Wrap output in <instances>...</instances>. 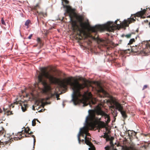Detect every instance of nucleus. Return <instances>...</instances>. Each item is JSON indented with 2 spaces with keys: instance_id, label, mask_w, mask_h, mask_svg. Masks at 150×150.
I'll return each instance as SVG.
<instances>
[{
  "instance_id": "obj_1",
  "label": "nucleus",
  "mask_w": 150,
  "mask_h": 150,
  "mask_svg": "<svg viewBox=\"0 0 150 150\" xmlns=\"http://www.w3.org/2000/svg\"><path fill=\"white\" fill-rule=\"evenodd\" d=\"M40 70L41 73H40L38 76V79L39 82L43 86V91L44 93H46L50 92L51 88L46 81L43 79V76L48 79L50 83H58L61 87L64 88H66L67 86L69 85L73 91L71 101L73 102L74 105H76L78 104L81 103L83 107L89 105L90 107H92L91 104L94 105L95 104V102L93 100L92 96L90 92H85L83 95L80 92V89L83 88L86 86V83L81 84L76 81L72 82L70 79L61 81L54 77L49 72H47L45 68H40Z\"/></svg>"
},
{
  "instance_id": "obj_2",
  "label": "nucleus",
  "mask_w": 150,
  "mask_h": 150,
  "mask_svg": "<svg viewBox=\"0 0 150 150\" xmlns=\"http://www.w3.org/2000/svg\"><path fill=\"white\" fill-rule=\"evenodd\" d=\"M101 104L98 105L95 107L93 109L89 110H88V115L86 118L85 122L84 123L85 125L83 127L80 128L77 135L78 139L79 144H80V136L81 133H84L86 134V136L85 137V139H86L87 136L90 135V134L87 132L88 128V125H89L88 121L89 120L91 122H92L95 119V114L98 115H100L102 116H104L105 118L107 119V121L108 122L110 121V119L109 116L102 110L101 107Z\"/></svg>"
},
{
  "instance_id": "obj_3",
  "label": "nucleus",
  "mask_w": 150,
  "mask_h": 150,
  "mask_svg": "<svg viewBox=\"0 0 150 150\" xmlns=\"http://www.w3.org/2000/svg\"><path fill=\"white\" fill-rule=\"evenodd\" d=\"M64 8H66V13L69 14L70 18L69 22L71 23L72 27L74 30L78 27L77 24V21L73 19V18H75L79 23V25L82 29H85L88 25V23H87L83 22V18L81 16L77 15L74 12V10L72 9L71 7L68 5H63Z\"/></svg>"
},
{
  "instance_id": "obj_4",
  "label": "nucleus",
  "mask_w": 150,
  "mask_h": 150,
  "mask_svg": "<svg viewBox=\"0 0 150 150\" xmlns=\"http://www.w3.org/2000/svg\"><path fill=\"white\" fill-rule=\"evenodd\" d=\"M117 21L115 20L114 22L110 21L104 24L96 25L91 27L90 30L93 32H96L98 30L103 31L105 30L109 32H113L120 26V23H117Z\"/></svg>"
},
{
  "instance_id": "obj_5",
  "label": "nucleus",
  "mask_w": 150,
  "mask_h": 150,
  "mask_svg": "<svg viewBox=\"0 0 150 150\" xmlns=\"http://www.w3.org/2000/svg\"><path fill=\"white\" fill-rule=\"evenodd\" d=\"M113 105L111 106V107L112 108H114L115 107V109L118 110L120 112L123 118L124 119L126 118L127 116L126 112L123 110V107L121 105L117 102L114 101H113Z\"/></svg>"
},
{
  "instance_id": "obj_6",
  "label": "nucleus",
  "mask_w": 150,
  "mask_h": 150,
  "mask_svg": "<svg viewBox=\"0 0 150 150\" xmlns=\"http://www.w3.org/2000/svg\"><path fill=\"white\" fill-rule=\"evenodd\" d=\"M97 86L96 90L98 93L101 92L104 95V96L107 97L108 96V94L102 88L101 86L100 83L99 82H96L95 83Z\"/></svg>"
},
{
  "instance_id": "obj_7",
  "label": "nucleus",
  "mask_w": 150,
  "mask_h": 150,
  "mask_svg": "<svg viewBox=\"0 0 150 150\" xmlns=\"http://www.w3.org/2000/svg\"><path fill=\"white\" fill-rule=\"evenodd\" d=\"M105 136L104 137L106 138V139L107 140L110 141V144L111 146H113L114 144L113 143L112 140L114 139V138L112 137H109L108 135L105 133Z\"/></svg>"
},
{
  "instance_id": "obj_8",
  "label": "nucleus",
  "mask_w": 150,
  "mask_h": 150,
  "mask_svg": "<svg viewBox=\"0 0 150 150\" xmlns=\"http://www.w3.org/2000/svg\"><path fill=\"white\" fill-rule=\"evenodd\" d=\"M97 124L98 127L99 128H103L105 126L104 122L102 121L98 122Z\"/></svg>"
},
{
  "instance_id": "obj_9",
  "label": "nucleus",
  "mask_w": 150,
  "mask_h": 150,
  "mask_svg": "<svg viewBox=\"0 0 150 150\" xmlns=\"http://www.w3.org/2000/svg\"><path fill=\"white\" fill-rule=\"evenodd\" d=\"M51 96L52 97L55 96L57 98V100H58L60 99V98H59V94L55 92L54 93H52Z\"/></svg>"
},
{
  "instance_id": "obj_10",
  "label": "nucleus",
  "mask_w": 150,
  "mask_h": 150,
  "mask_svg": "<svg viewBox=\"0 0 150 150\" xmlns=\"http://www.w3.org/2000/svg\"><path fill=\"white\" fill-rule=\"evenodd\" d=\"M146 10L144 9L142 11H140L138 12V14L139 16H141L143 15L146 11Z\"/></svg>"
},
{
  "instance_id": "obj_11",
  "label": "nucleus",
  "mask_w": 150,
  "mask_h": 150,
  "mask_svg": "<svg viewBox=\"0 0 150 150\" xmlns=\"http://www.w3.org/2000/svg\"><path fill=\"white\" fill-rule=\"evenodd\" d=\"M85 143L87 145L89 146H91L92 145V144L88 140H86V139H85Z\"/></svg>"
},
{
  "instance_id": "obj_12",
  "label": "nucleus",
  "mask_w": 150,
  "mask_h": 150,
  "mask_svg": "<svg viewBox=\"0 0 150 150\" xmlns=\"http://www.w3.org/2000/svg\"><path fill=\"white\" fill-rule=\"evenodd\" d=\"M26 104H24V106L21 105V109L23 112H25L26 110Z\"/></svg>"
},
{
  "instance_id": "obj_13",
  "label": "nucleus",
  "mask_w": 150,
  "mask_h": 150,
  "mask_svg": "<svg viewBox=\"0 0 150 150\" xmlns=\"http://www.w3.org/2000/svg\"><path fill=\"white\" fill-rule=\"evenodd\" d=\"M135 41L134 38L131 39L129 40V42L128 43V45H130L132 44Z\"/></svg>"
},
{
  "instance_id": "obj_14",
  "label": "nucleus",
  "mask_w": 150,
  "mask_h": 150,
  "mask_svg": "<svg viewBox=\"0 0 150 150\" xmlns=\"http://www.w3.org/2000/svg\"><path fill=\"white\" fill-rule=\"evenodd\" d=\"M30 22V20H27L25 23V25H27V26L28 25H29Z\"/></svg>"
},
{
  "instance_id": "obj_15",
  "label": "nucleus",
  "mask_w": 150,
  "mask_h": 150,
  "mask_svg": "<svg viewBox=\"0 0 150 150\" xmlns=\"http://www.w3.org/2000/svg\"><path fill=\"white\" fill-rule=\"evenodd\" d=\"M131 35V34H127L126 35H125L124 36L127 38H130Z\"/></svg>"
},
{
  "instance_id": "obj_16",
  "label": "nucleus",
  "mask_w": 150,
  "mask_h": 150,
  "mask_svg": "<svg viewBox=\"0 0 150 150\" xmlns=\"http://www.w3.org/2000/svg\"><path fill=\"white\" fill-rule=\"evenodd\" d=\"M3 111L5 113L6 112H9V110H7V108H5L4 107L3 108Z\"/></svg>"
},
{
  "instance_id": "obj_17",
  "label": "nucleus",
  "mask_w": 150,
  "mask_h": 150,
  "mask_svg": "<svg viewBox=\"0 0 150 150\" xmlns=\"http://www.w3.org/2000/svg\"><path fill=\"white\" fill-rule=\"evenodd\" d=\"M30 130V129L28 127H27L26 128H25V132L26 133H28L29 131Z\"/></svg>"
},
{
  "instance_id": "obj_18",
  "label": "nucleus",
  "mask_w": 150,
  "mask_h": 150,
  "mask_svg": "<svg viewBox=\"0 0 150 150\" xmlns=\"http://www.w3.org/2000/svg\"><path fill=\"white\" fill-rule=\"evenodd\" d=\"M35 120H33L32 121V125L33 126H35Z\"/></svg>"
},
{
  "instance_id": "obj_19",
  "label": "nucleus",
  "mask_w": 150,
  "mask_h": 150,
  "mask_svg": "<svg viewBox=\"0 0 150 150\" xmlns=\"http://www.w3.org/2000/svg\"><path fill=\"white\" fill-rule=\"evenodd\" d=\"M126 21H125V25H127V23L128 22L129 23H130L132 21H131V20H129L128 21V22H126Z\"/></svg>"
},
{
  "instance_id": "obj_20",
  "label": "nucleus",
  "mask_w": 150,
  "mask_h": 150,
  "mask_svg": "<svg viewBox=\"0 0 150 150\" xmlns=\"http://www.w3.org/2000/svg\"><path fill=\"white\" fill-rule=\"evenodd\" d=\"M90 147H91V150H95V148L93 144L91 146H90Z\"/></svg>"
},
{
  "instance_id": "obj_21",
  "label": "nucleus",
  "mask_w": 150,
  "mask_h": 150,
  "mask_svg": "<svg viewBox=\"0 0 150 150\" xmlns=\"http://www.w3.org/2000/svg\"><path fill=\"white\" fill-rule=\"evenodd\" d=\"M1 23L2 24L4 25H5V23L3 18H2L1 19Z\"/></svg>"
},
{
  "instance_id": "obj_22",
  "label": "nucleus",
  "mask_w": 150,
  "mask_h": 150,
  "mask_svg": "<svg viewBox=\"0 0 150 150\" xmlns=\"http://www.w3.org/2000/svg\"><path fill=\"white\" fill-rule=\"evenodd\" d=\"M38 14H39V15H42L43 16H44L45 15H46V14H45L44 13L42 12H40L39 13H38Z\"/></svg>"
},
{
  "instance_id": "obj_23",
  "label": "nucleus",
  "mask_w": 150,
  "mask_h": 150,
  "mask_svg": "<svg viewBox=\"0 0 150 150\" xmlns=\"http://www.w3.org/2000/svg\"><path fill=\"white\" fill-rule=\"evenodd\" d=\"M92 39L94 40H97V38H95L93 36H91V37Z\"/></svg>"
},
{
  "instance_id": "obj_24",
  "label": "nucleus",
  "mask_w": 150,
  "mask_h": 150,
  "mask_svg": "<svg viewBox=\"0 0 150 150\" xmlns=\"http://www.w3.org/2000/svg\"><path fill=\"white\" fill-rule=\"evenodd\" d=\"M37 41L38 42V43L40 42V38H38L37 39Z\"/></svg>"
},
{
  "instance_id": "obj_25",
  "label": "nucleus",
  "mask_w": 150,
  "mask_h": 150,
  "mask_svg": "<svg viewBox=\"0 0 150 150\" xmlns=\"http://www.w3.org/2000/svg\"><path fill=\"white\" fill-rule=\"evenodd\" d=\"M147 87V86L146 85H144L143 88L142 90L144 89L145 88H146Z\"/></svg>"
},
{
  "instance_id": "obj_26",
  "label": "nucleus",
  "mask_w": 150,
  "mask_h": 150,
  "mask_svg": "<svg viewBox=\"0 0 150 150\" xmlns=\"http://www.w3.org/2000/svg\"><path fill=\"white\" fill-rule=\"evenodd\" d=\"M105 150H109V147L108 146H106L105 147Z\"/></svg>"
},
{
  "instance_id": "obj_27",
  "label": "nucleus",
  "mask_w": 150,
  "mask_h": 150,
  "mask_svg": "<svg viewBox=\"0 0 150 150\" xmlns=\"http://www.w3.org/2000/svg\"><path fill=\"white\" fill-rule=\"evenodd\" d=\"M32 34H31V35H30L28 37V38L29 39H30L31 38V37H32Z\"/></svg>"
},
{
  "instance_id": "obj_28",
  "label": "nucleus",
  "mask_w": 150,
  "mask_h": 150,
  "mask_svg": "<svg viewBox=\"0 0 150 150\" xmlns=\"http://www.w3.org/2000/svg\"><path fill=\"white\" fill-rule=\"evenodd\" d=\"M18 102L17 101H16V102H14L13 103L14 104H18Z\"/></svg>"
},
{
  "instance_id": "obj_29",
  "label": "nucleus",
  "mask_w": 150,
  "mask_h": 150,
  "mask_svg": "<svg viewBox=\"0 0 150 150\" xmlns=\"http://www.w3.org/2000/svg\"><path fill=\"white\" fill-rule=\"evenodd\" d=\"M33 140H34L33 145L34 146L35 145V139L34 138V139H33Z\"/></svg>"
},
{
  "instance_id": "obj_30",
  "label": "nucleus",
  "mask_w": 150,
  "mask_h": 150,
  "mask_svg": "<svg viewBox=\"0 0 150 150\" xmlns=\"http://www.w3.org/2000/svg\"><path fill=\"white\" fill-rule=\"evenodd\" d=\"M3 111L0 108V113H2Z\"/></svg>"
},
{
  "instance_id": "obj_31",
  "label": "nucleus",
  "mask_w": 150,
  "mask_h": 150,
  "mask_svg": "<svg viewBox=\"0 0 150 150\" xmlns=\"http://www.w3.org/2000/svg\"><path fill=\"white\" fill-rule=\"evenodd\" d=\"M100 41L101 42H104V40H100Z\"/></svg>"
},
{
  "instance_id": "obj_32",
  "label": "nucleus",
  "mask_w": 150,
  "mask_h": 150,
  "mask_svg": "<svg viewBox=\"0 0 150 150\" xmlns=\"http://www.w3.org/2000/svg\"><path fill=\"white\" fill-rule=\"evenodd\" d=\"M11 107H12L13 108L14 107V106L13 104H12L11 105Z\"/></svg>"
},
{
  "instance_id": "obj_33",
  "label": "nucleus",
  "mask_w": 150,
  "mask_h": 150,
  "mask_svg": "<svg viewBox=\"0 0 150 150\" xmlns=\"http://www.w3.org/2000/svg\"><path fill=\"white\" fill-rule=\"evenodd\" d=\"M32 107H33V110H34V105H33Z\"/></svg>"
},
{
  "instance_id": "obj_34",
  "label": "nucleus",
  "mask_w": 150,
  "mask_h": 150,
  "mask_svg": "<svg viewBox=\"0 0 150 150\" xmlns=\"http://www.w3.org/2000/svg\"><path fill=\"white\" fill-rule=\"evenodd\" d=\"M91 147H90L89 148H88V150H91Z\"/></svg>"
},
{
  "instance_id": "obj_35",
  "label": "nucleus",
  "mask_w": 150,
  "mask_h": 150,
  "mask_svg": "<svg viewBox=\"0 0 150 150\" xmlns=\"http://www.w3.org/2000/svg\"><path fill=\"white\" fill-rule=\"evenodd\" d=\"M33 133V132H30V133H29V134H32Z\"/></svg>"
},
{
  "instance_id": "obj_36",
  "label": "nucleus",
  "mask_w": 150,
  "mask_h": 150,
  "mask_svg": "<svg viewBox=\"0 0 150 150\" xmlns=\"http://www.w3.org/2000/svg\"><path fill=\"white\" fill-rule=\"evenodd\" d=\"M32 137L34 138L35 137V136L34 135H32Z\"/></svg>"
},
{
  "instance_id": "obj_37",
  "label": "nucleus",
  "mask_w": 150,
  "mask_h": 150,
  "mask_svg": "<svg viewBox=\"0 0 150 150\" xmlns=\"http://www.w3.org/2000/svg\"><path fill=\"white\" fill-rule=\"evenodd\" d=\"M112 150H117V149H114V148H113V149H112Z\"/></svg>"
},
{
  "instance_id": "obj_38",
  "label": "nucleus",
  "mask_w": 150,
  "mask_h": 150,
  "mask_svg": "<svg viewBox=\"0 0 150 150\" xmlns=\"http://www.w3.org/2000/svg\"><path fill=\"white\" fill-rule=\"evenodd\" d=\"M62 105H63V107H64V103H62Z\"/></svg>"
},
{
  "instance_id": "obj_39",
  "label": "nucleus",
  "mask_w": 150,
  "mask_h": 150,
  "mask_svg": "<svg viewBox=\"0 0 150 150\" xmlns=\"http://www.w3.org/2000/svg\"><path fill=\"white\" fill-rule=\"evenodd\" d=\"M25 136L26 137H29V136H28V135H25Z\"/></svg>"
},
{
  "instance_id": "obj_40",
  "label": "nucleus",
  "mask_w": 150,
  "mask_h": 150,
  "mask_svg": "<svg viewBox=\"0 0 150 150\" xmlns=\"http://www.w3.org/2000/svg\"><path fill=\"white\" fill-rule=\"evenodd\" d=\"M12 112H10V114H12Z\"/></svg>"
},
{
  "instance_id": "obj_41",
  "label": "nucleus",
  "mask_w": 150,
  "mask_h": 150,
  "mask_svg": "<svg viewBox=\"0 0 150 150\" xmlns=\"http://www.w3.org/2000/svg\"><path fill=\"white\" fill-rule=\"evenodd\" d=\"M100 119H101V118H100V119H99V120H100Z\"/></svg>"
},
{
  "instance_id": "obj_42",
  "label": "nucleus",
  "mask_w": 150,
  "mask_h": 150,
  "mask_svg": "<svg viewBox=\"0 0 150 150\" xmlns=\"http://www.w3.org/2000/svg\"><path fill=\"white\" fill-rule=\"evenodd\" d=\"M149 27H150V23H149Z\"/></svg>"
},
{
  "instance_id": "obj_43",
  "label": "nucleus",
  "mask_w": 150,
  "mask_h": 150,
  "mask_svg": "<svg viewBox=\"0 0 150 150\" xmlns=\"http://www.w3.org/2000/svg\"><path fill=\"white\" fill-rule=\"evenodd\" d=\"M82 141H84V140H83V139H82Z\"/></svg>"
},
{
  "instance_id": "obj_44",
  "label": "nucleus",
  "mask_w": 150,
  "mask_h": 150,
  "mask_svg": "<svg viewBox=\"0 0 150 150\" xmlns=\"http://www.w3.org/2000/svg\"><path fill=\"white\" fill-rule=\"evenodd\" d=\"M37 121H38V122H39V121H38V120H37Z\"/></svg>"
}]
</instances>
